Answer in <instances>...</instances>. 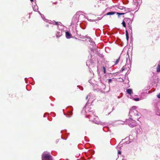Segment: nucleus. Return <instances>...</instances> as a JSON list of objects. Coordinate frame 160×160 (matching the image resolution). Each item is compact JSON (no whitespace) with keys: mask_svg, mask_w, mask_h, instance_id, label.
I'll return each instance as SVG.
<instances>
[{"mask_svg":"<svg viewBox=\"0 0 160 160\" xmlns=\"http://www.w3.org/2000/svg\"><path fill=\"white\" fill-rule=\"evenodd\" d=\"M42 160H52L50 153L44 152L42 155Z\"/></svg>","mask_w":160,"mask_h":160,"instance_id":"obj_1","label":"nucleus"},{"mask_svg":"<svg viewBox=\"0 0 160 160\" xmlns=\"http://www.w3.org/2000/svg\"><path fill=\"white\" fill-rule=\"evenodd\" d=\"M127 122L128 123L129 126L131 127H133L136 126L137 124L135 121L134 120H133L132 119L128 120Z\"/></svg>","mask_w":160,"mask_h":160,"instance_id":"obj_2","label":"nucleus"},{"mask_svg":"<svg viewBox=\"0 0 160 160\" xmlns=\"http://www.w3.org/2000/svg\"><path fill=\"white\" fill-rule=\"evenodd\" d=\"M125 22L128 25H131L132 21L131 20L128 18H126L124 19Z\"/></svg>","mask_w":160,"mask_h":160,"instance_id":"obj_3","label":"nucleus"},{"mask_svg":"<svg viewBox=\"0 0 160 160\" xmlns=\"http://www.w3.org/2000/svg\"><path fill=\"white\" fill-rule=\"evenodd\" d=\"M71 34L68 32H66V37L68 39H69L71 37Z\"/></svg>","mask_w":160,"mask_h":160,"instance_id":"obj_4","label":"nucleus"},{"mask_svg":"<svg viewBox=\"0 0 160 160\" xmlns=\"http://www.w3.org/2000/svg\"><path fill=\"white\" fill-rule=\"evenodd\" d=\"M127 92L130 95H131L133 93L132 90L131 89H127Z\"/></svg>","mask_w":160,"mask_h":160,"instance_id":"obj_5","label":"nucleus"},{"mask_svg":"<svg viewBox=\"0 0 160 160\" xmlns=\"http://www.w3.org/2000/svg\"><path fill=\"white\" fill-rule=\"evenodd\" d=\"M116 12H109L107 13L106 15H114Z\"/></svg>","mask_w":160,"mask_h":160,"instance_id":"obj_6","label":"nucleus"},{"mask_svg":"<svg viewBox=\"0 0 160 160\" xmlns=\"http://www.w3.org/2000/svg\"><path fill=\"white\" fill-rule=\"evenodd\" d=\"M126 22H125V20H123L122 23V24L123 25V26L125 28L126 27Z\"/></svg>","mask_w":160,"mask_h":160,"instance_id":"obj_7","label":"nucleus"},{"mask_svg":"<svg viewBox=\"0 0 160 160\" xmlns=\"http://www.w3.org/2000/svg\"><path fill=\"white\" fill-rule=\"evenodd\" d=\"M160 71V65H158L157 68V72H159Z\"/></svg>","mask_w":160,"mask_h":160,"instance_id":"obj_8","label":"nucleus"},{"mask_svg":"<svg viewBox=\"0 0 160 160\" xmlns=\"http://www.w3.org/2000/svg\"><path fill=\"white\" fill-rule=\"evenodd\" d=\"M120 60V57H119L118 59H117L116 61L115 62V65L117 64L119 62Z\"/></svg>","mask_w":160,"mask_h":160,"instance_id":"obj_9","label":"nucleus"},{"mask_svg":"<svg viewBox=\"0 0 160 160\" xmlns=\"http://www.w3.org/2000/svg\"><path fill=\"white\" fill-rule=\"evenodd\" d=\"M59 23H60V22H59ZM53 24L57 25H59V22L54 21L53 22Z\"/></svg>","mask_w":160,"mask_h":160,"instance_id":"obj_10","label":"nucleus"},{"mask_svg":"<svg viewBox=\"0 0 160 160\" xmlns=\"http://www.w3.org/2000/svg\"><path fill=\"white\" fill-rule=\"evenodd\" d=\"M125 13H119V12H117V14L119 16L120 15H124Z\"/></svg>","mask_w":160,"mask_h":160,"instance_id":"obj_11","label":"nucleus"},{"mask_svg":"<svg viewBox=\"0 0 160 160\" xmlns=\"http://www.w3.org/2000/svg\"><path fill=\"white\" fill-rule=\"evenodd\" d=\"M103 72L104 73L106 72V68L104 67H103Z\"/></svg>","mask_w":160,"mask_h":160,"instance_id":"obj_12","label":"nucleus"},{"mask_svg":"<svg viewBox=\"0 0 160 160\" xmlns=\"http://www.w3.org/2000/svg\"><path fill=\"white\" fill-rule=\"evenodd\" d=\"M125 66H123L122 67V68L121 69V71L122 72L124 71L125 70Z\"/></svg>","mask_w":160,"mask_h":160,"instance_id":"obj_13","label":"nucleus"},{"mask_svg":"<svg viewBox=\"0 0 160 160\" xmlns=\"http://www.w3.org/2000/svg\"><path fill=\"white\" fill-rule=\"evenodd\" d=\"M128 27H129V29L130 30H132V27H131V25H128Z\"/></svg>","mask_w":160,"mask_h":160,"instance_id":"obj_14","label":"nucleus"},{"mask_svg":"<svg viewBox=\"0 0 160 160\" xmlns=\"http://www.w3.org/2000/svg\"><path fill=\"white\" fill-rule=\"evenodd\" d=\"M134 100L136 101H138L139 100V98H135L134 99Z\"/></svg>","mask_w":160,"mask_h":160,"instance_id":"obj_15","label":"nucleus"},{"mask_svg":"<svg viewBox=\"0 0 160 160\" xmlns=\"http://www.w3.org/2000/svg\"><path fill=\"white\" fill-rule=\"evenodd\" d=\"M125 32H126V36L128 35V31L127 30H126Z\"/></svg>","mask_w":160,"mask_h":160,"instance_id":"obj_16","label":"nucleus"},{"mask_svg":"<svg viewBox=\"0 0 160 160\" xmlns=\"http://www.w3.org/2000/svg\"><path fill=\"white\" fill-rule=\"evenodd\" d=\"M126 37L127 41H128L129 39V36H126Z\"/></svg>","mask_w":160,"mask_h":160,"instance_id":"obj_17","label":"nucleus"},{"mask_svg":"<svg viewBox=\"0 0 160 160\" xmlns=\"http://www.w3.org/2000/svg\"><path fill=\"white\" fill-rule=\"evenodd\" d=\"M112 79H108V82H109V83H110V82H112Z\"/></svg>","mask_w":160,"mask_h":160,"instance_id":"obj_18","label":"nucleus"},{"mask_svg":"<svg viewBox=\"0 0 160 160\" xmlns=\"http://www.w3.org/2000/svg\"><path fill=\"white\" fill-rule=\"evenodd\" d=\"M158 98H160V93L157 95Z\"/></svg>","mask_w":160,"mask_h":160,"instance_id":"obj_19","label":"nucleus"},{"mask_svg":"<svg viewBox=\"0 0 160 160\" xmlns=\"http://www.w3.org/2000/svg\"><path fill=\"white\" fill-rule=\"evenodd\" d=\"M118 154H120L121 153V152L120 151H118Z\"/></svg>","mask_w":160,"mask_h":160,"instance_id":"obj_20","label":"nucleus"},{"mask_svg":"<svg viewBox=\"0 0 160 160\" xmlns=\"http://www.w3.org/2000/svg\"><path fill=\"white\" fill-rule=\"evenodd\" d=\"M56 37H59V36L58 35V34H56Z\"/></svg>","mask_w":160,"mask_h":160,"instance_id":"obj_21","label":"nucleus"},{"mask_svg":"<svg viewBox=\"0 0 160 160\" xmlns=\"http://www.w3.org/2000/svg\"><path fill=\"white\" fill-rule=\"evenodd\" d=\"M30 1L32 2L33 1V0H30Z\"/></svg>","mask_w":160,"mask_h":160,"instance_id":"obj_22","label":"nucleus"},{"mask_svg":"<svg viewBox=\"0 0 160 160\" xmlns=\"http://www.w3.org/2000/svg\"><path fill=\"white\" fill-rule=\"evenodd\" d=\"M61 35V34H60V35H59V36H60Z\"/></svg>","mask_w":160,"mask_h":160,"instance_id":"obj_23","label":"nucleus"},{"mask_svg":"<svg viewBox=\"0 0 160 160\" xmlns=\"http://www.w3.org/2000/svg\"><path fill=\"white\" fill-rule=\"evenodd\" d=\"M137 115L138 116V114H137Z\"/></svg>","mask_w":160,"mask_h":160,"instance_id":"obj_24","label":"nucleus"}]
</instances>
